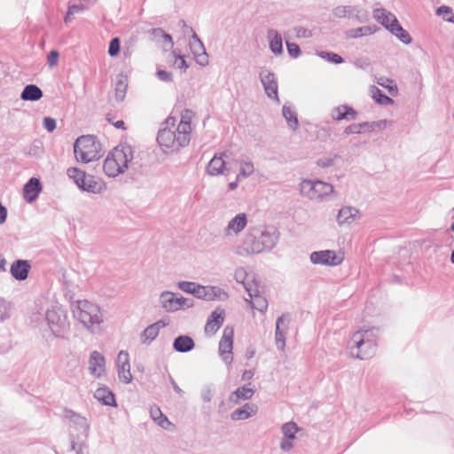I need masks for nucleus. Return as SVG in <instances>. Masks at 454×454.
<instances>
[{
  "label": "nucleus",
  "mask_w": 454,
  "mask_h": 454,
  "mask_svg": "<svg viewBox=\"0 0 454 454\" xmlns=\"http://www.w3.org/2000/svg\"><path fill=\"white\" fill-rule=\"evenodd\" d=\"M193 117L192 111L185 110L177 125L175 117L169 116L165 120L157 136V142L164 152L178 151L189 145Z\"/></svg>",
  "instance_id": "1"
},
{
  "label": "nucleus",
  "mask_w": 454,
  "mask_h": 454,
  "mask_svg": "<svg viewBox=\"0 0 454 454\" xmlns=\"http://www.w3.org/2000/svg\"><path fill=\"white\" fill-rule=\"evenodd\" d=\"M379 333V328L365 325L355 331L348 342L350 356L360 360L372 357L377 351Z\"/></svg>",
  "instance_id": "2"
},
{
  "label": "nucleus",
  "mask_w": 454,
  "mask_h": 454,
  "mask_svg": "<svg viewBox=\"0 0 454 454\" xmlns=\"http://www.w3.org/2000/svg\"><path fill=\"white\" fill-rule=\"evenodd\" d=\"M133 159L132 148L129 145H118L114 148L104 160L103 169L109 177H115L125 172Z\"/></svg>",
  "instance_id": "3"
},
{
  "label": "nucleus",
  "mask_w": 454,
  "mask_h": 454,
  "mask_svg": "<svg viewBox=\"0 0 454 454\" xmlns=\"http://www.w3.org/2000/svg\"><path fill=\"white\" fill-rule=\"evenodd\" d=\"M73 313L74 317L91 333H97L100 324L104 322L100 308L86 300L77 301Z\"/></svg>",
  "instance_id": "4"
},
{
  "label": "nucleus",
  "mask_w": 454,
  "mask_h": 454,
  "mask_svg": "<svg viewBox=\"0 0 454 454\" xmlns=\"http://www.w3.org/2000/svg\"><path fill=\"white\" fill-rule=\"evenodd\" d=\"M301 196L316 203L330 201L334 193V187L321 180L304 179L299 184Z\"/></svg>",
  "instance_id": "5"
},
{
  "label": "nucleus",
  "mask_w": 454,
  "mask_h": 454,
  "mask_svg": "<svg viewBox=\"0 0 454 454\" xmlns=\"http://www.w3.org/2000/svg\"><path fill=\"white\" fill-rule=\"evenodd\" d=\"M75 159L82 163L98 160L101 153V145L94 136L87 135L78 137L74 145Z\"/></svg>",
  "instance_id": "6"
},
{
  "label": "nucleus",
  "mask_w": 454,
  "mask_h": 454,
  "mask_svg": "<svg viewBox=\"0 0 454 454\" xmlns=\"http://www.w3.org/2000/svg\"><path fill=\"white\" fill-rule=\"evenodd\" d=\"M45 317L52 335L56 338H65L69 332L66 310L59 304L52 305L47 309Z\"/></svg>",
  "instance_id": "7"
},
{
  "label": "nucleus",
  "mask_w": 454,
  "mask_h": 454,
  "mask_svg": "<svg viewBox=\"0 0 454 454\" xmlns=\"http://www.w3.org/2000/svg\"><path fill=\"white\" fill-rule=\"evenodd\" d=\"M67 176L82 191L97 194L104 190L102 182L77 168H68Z\"/></svg>",
  "instance_id": "8"
},
{
  "label": "nucleus",
  "mask_w": 454,
  "mask_h": 454,
  "mask_svg": "<svg viewBox=\"0 0 454 454\" xmlns=\"http://www.w3.org/2000/svg\"><path fill=\"white\" fill-rule=\"evenodd\" d=\"M313 264L334 267L340 265L344 260L342 252L334 250H321L312 252L309 255Z\"/></svg>",
  "instance_id": "9"
},
{
  "label": "nucleus",
  "mask_w": 454,
  "mask_h": 454,
  "mask_svg": "<svg viewBox=\"0 0 454 454\" xmlns=\"http://www.w3.org/2000/svg\"><path fill=\"white\" fill-rule=\"evenodd\" d=\"M233 329L226 326L223 331V335L219 342L218 351L222 361L226 364H231L233 360Z\"/></svg>",
  "instance_id": "10"
},
{
  "label": "nucleus",
  "mask_w": 454,
  "mask_h": 454,
  "mask_svg": "<svg viewBox=\"0 0 454 454\" xmlns=\"http://www.w3.org/2000/svg\"><path fill=\"white\" fill-rule=\"evenodd\" d=\"M233 252L239 256L247 257L262 253V247L256 236L247 233L242 242L233 248Z\"/></svg>",
  "instance_id": "11"
},
{
  "label": "nucleus",
  "mask_w": 454,
  "mask_h": 454,
  "mask_svg": "<svg viewBox=\"0 0 454 454\" xmlns=\"http://www.w3.org/2000/svg\"><path fill=\"white\" fill-rule=\"evenodd\" d=\"M300 431V427L294 421H288L281 426L280 432L282 438L279 442V448L284 452H288L294 447L296 434Z\"/></svg>",
  "instance_id": "12"
},
{
  "label": "nucleus",
  "mask_w": 454,
  "mask_h": 454,
  "mask_svg": "<svg viewBox=\"0 0 454 454\" xmlns=\"http://www.w3.org/2000/svg\"><path fill=\"white\" fill-rule=\"evenodd\" d=\"M194 297L206 301H225L228 294L219 286L199 284Z\"/></svg>",
  "instance_id": "13"
},
{
  "label": "nucleus",
  "mask_w": 454,
  "mask_h": 454,
  "mask_svg": "<svg viewBox=\"0 0 454 454\" xmlns=\"http://www.w3.org/2000/svg\"><path fill=\"white\" fill-rule=\"evenodd\" d=\"M118 379L123 384H129L133 380L130 372L129 355L126 350H121L115 361Z\"/></svg>",
  "instance_id": "14"
},
{
  "label": "nucleus",
  "mask_w": 454,
  "mask_h": 454,
  "mask_svg": "<svg viewBox=\"0 0 454 454\" xmlns=\"http://www.w3.org/2000/svg\"><path fill=\"white\" fill-rule=\"evenodd\" d=\"M361 217V212L356 207L343 206L338 211L336 222L340 227H348L358 222Z\"/></svg>",
  "instance_id": "15"
},
{
  "label": "nucleus",
  "mask_w": 454,
  "mask_h": 454,
  "mask_svg": "<svg viewBox=\"0 0 454 454\" xmlns=\"http://www.w3.org/2000/svg\"><path fill=\"white\" fill-rule=\"evenodd\" d=\"M247 215L245 213L237 214L223 229L224 236L229 239L238 237L247 227Z\"/></svg>",
  "instance_id": "16"
},
{
  "label": "nucleus",
  "mask_w": 454,
  "mask_h": 454,
  "mask_svg": "<svg viewBox=\"0 0 454 454\" xmlns=\"http://www.w3.org/2000/svg\"><path fill=\"white\" fill-rule=\"evenodd\" d=\"M88 370L96 379H101L106 375V358L100 352L94 350L90 353Z\"/></svg>",
  "instance_id": "17"
},
{
  "label": "nucleus",
  "mask_w": 454,
  "mask_h": 454,
  "mask_svg": "<svg viewBox=\"0 0 454 454\" xmlns=\"http://www.w3.org/2000/svg\"><path fill=\"white\" fill-rule=\"evenodd\" d=\"M260 79L266 95L277 103H279L278 82L275 74L269 70H262L260 73Z\"/></svg>",
  "instance_id": "18"
},
{
  "label": "nucleus",
  "mask_w": 454,
  "mask_h": 454,
  "mask_svg": "<svg viewBox=\"0 0 454 454\" xmlns=\"http://www.w3.org/2000/svg\"><path fill=\"white\" fill-rule=\"evenodd\" d=\"M262 247V252L264 250H271L277 245L279 234L273 227L264 228L261 234L257 237Z\"/></svg>",
  "instance_id": "19"
},
{
  "label": "nucleus",
  "mask_w": 454,
  "mask_h": 454,
  "mask_svg": "<svg viewBox=\"0 0 454 454\" xmlns=\"http://www.w3.org/2000/svg\"><path fill=\"white\" fill-rule=\"evenodd\" d=\"M224 309L217 308L208 317L204 331L207 335H214L222 326L224 321Z\"/></svg>",
  "instance_id": "20"
},
{
  "label": "nucleus",
  "mask_w": 454,
  "mask_h": 454,
  "mask_svg": "<svg viewBox=\"0 0 454 454\" xmlns=\"http://www.w3.org/2000/svg\"><path fill=\"white\" fill-rule=\"evenodd\" d=\"M150 38L154 43H158L163 51H169L173 48L172 36L163 31L161 28H152L149 30Z\"/></svg>",
  "instance_id": "21"
},
{
  "label": "nucleus",
  "mask_w": 454,
  "mask_h": 454,
  "mask_svg": "<svg viewBox=\"0 0 454 454\" xmlns=\"http://www.w3.org/2000/svg\"><path fill=\"white\" fill-rule=\"evenodd\" d=\"M330 116L335 121H353L356 119L357 112L348 105H340L331 109Z\"/></svg>",
  "instance_id": "22"
},
{
  "label": "nucleus",
  "mask_w": 454,
  "mask_h": 454,
  "mask_svg": "<svg viewBox=\"0 0 454 454\" xmlns=\"http://www.w3.org/2000/svg\"><path fill=\"white\" fill-rule=\"evenodd\" d=\"M226 156V153H223L220 155H215L211 160L208 162L207 166V173L209 176H215L219 175H223L225 172L229 170L227 167V162L223 160V157Z\"/></svg>",
  "instance_id": "23"
},
{
  "label": "nucleus",
  "mask_w": 454,
  "mask_h": 454,
  "mask_svg": "<svg viewBox=\"0 0 454 454\" xmlns=\"http://www.w3.org/2000/svg\"><path fill=\"white\" fill-rule=\"evenodd\" d=\"M372 16L388 31L399 22L395 14L384 8L375 9Z\"/></svg>",
  "instance_id": "24"
},
{
  "label": "nucleus",
  "mask_w": 454,
  "mask_h": 454,
  "mask_svg": "<svg viewBox=\"0 0 454 454\" xmlns=\"http://www.w3.org/2000/svg\"><path fill=\"white\" fill-rule=\"evenodd\" d=\"M42 191V184L38 178L32 177L23 187V196L27 203L35 200Z\"/></svg>",
  "instance_id": "25"
},
{
  "label": "nucleus",
  "mask_w": 454,
  "mask_h": 454,
  "mask_svg": "<svg viewBox=\"0 0 454 454\" xmlns=\"http://www.w3.org/2000/svg\"><path fill=\"white\" fill-rule=\"evenodd\" d=\"M30 268L31 264L28 261L16 260L11 265L10 272L15 279L23 281L27 278Z\"/></svg>",
  "instance_id": "26"
},
{
  "label": "nucleus",
  "mask_w": 454,
  "mask_h": 454,
  "mask_svg": "<svg viewBox=\"0 0 454 454\" xmlns=\"http://www.w3.org/2000/svg\"><path fill=\"white\" fill-rule=\"evenodd\" d=\"M171 51L167 57V63L169 67L181 70L183 73L186 72L189 67L188 63L184 59V55L181 54L179 49L170 50Z\"/></svg>",
  "instance_id": "27"
},
{
  "label": "nucleus",
  "mask_w": 454,
  "mask_h": 454,
  "mask_svg": "<svg viewBox=\"0 0 454 454\" xmlns=\"http://www.w3.org/2000/svg\"><path fill=\"white\" fill-rule=\"evenodd\" d=\"M258 411L257 405L250 403H245L242 407L236 409L231 413V419L234 421L245 420L254 417Z\"/></svg>",
  "instance_id": "28"
},
{
  "label": "nucleus",
  "mask_w": 454,
  "mask_h": 454,
  "mask_svg": "<svg viewBox=\"0 0 454 454\" xmlns=\"http://www.w3.org/2000/svg\"><path fill=\"white\" fill-rule=\"evenodd\" d=\"M270 50L276 56L283 53V40L281 35L275 29H270L267 33Z\"/></svg>",
  "instance_id": "29"
},
{
  "label": "nucleus",
  "mask_w": 454,
  "mask_h": 454,
  "mask_svg": "<svg viewBox=\"0 0 454 454\" xmlns=\"http://www.w3.org/2000/svg\"><path fill=\"white\" fill-rule=\"evenodd\" d=\"M94 397L102 404L116 407L114 395L107 387H99L94 393Z\"/></svg>",
  "instance_id": "30"
},
{
  "label": "nucleus",
  "mask_w": 454,
  "mask_h": 454,
  "mask_svg": "<svg viewBox=\"0 0 454 454\" xmlns=\"http://www.w3.org/2000/svg\"><path fill=\"white\" fill-rule=\"evenodd\" d=\"M177 293L164 291L160 294L159 302L167 312H176Z\"/></svg>",
  "instance_id": "31"
},
{
  "label": "nucleus",
  "mask_w": 454,
  "mask_h": 454,
  "mask_svg": "<svg viewBox=\"0 0 454 454\" xmlns=\"http://www.w3.org/2000/svg\"><path fill=\"white\" fill-rule=\"evenodd\" d=\"M162 325L161 322L159 321L147 326L140 335V342L145 345L150 344L159 335Z\"/></svg>",
  "instance_id": "32"
},
{
  "label": "nucleus",
  "mask_w": 454,
  "mask_h": 454,
  "mask_svg": "<svg viewBox=\"0 0 454 454\" xmlns=\"http://www.w3.org/2000/svg\"><path fill=\"white\" fill-rule=\"evenodd\" d=\"M254 393V391L252 387L248 386H243L233 391L230 395L229 400L234 404H238L241 400H249L253 396Z\"/></svg>",
  "instance_id": "33"
},
{
  "label": "nucleus",
  "mask_w": 454,
  "mask_h": 454,
  "mask_svg": "<svg viewBox=\"0 0 454 454\" xmlns=\"http://www.w3.org/2000/svg\"><path fill=\"white\" fill-rule=\"evenodd\" d=\"M195 344L193 340L187 335H180L174 340L173 348L176 351L185 353L193 349Z\"/></svg>",
  "instance_id": "34"
},
{
  "label": "nucleus",
  "mask_w": 454,
  "mask_h": 454,
  "mask_svg": "<svg viewBox=\"0 0 454 454\" xmlns=\"http://www.w3.org/2000/svg\"><path fill=\"white\" fill-rule=\"evenodd\" d=\"M43 98L42 90L35 84H28L24 87L20 98L24 101H37Z\"/></svg>",
  "instance_id": "35"
},
{
  "label": "nucleus",
  "mask_w": 454,
  "mask_h": 454,
  "mask_svg": "<svg viewBox=\"0 0 454 454\" xmlns=\"http://www.w3.org/2000/svg\"><path fill=\"white\" fill-rule=\"evenodd\" d=\"M380 28L376 25H369L364 26L357 28H352L346 32V36L348 38H358L362 36H367L373 35L376 33Z\"/></svg>",
  "instance_id": "36"
},
{
  "label": "nucleus",
  "mask_w": 454,
  "mask_h": 454,
  "mask_svg": "<svg viewBox=\"0 0 454 454\" xmlns=\"http://www.w3.org/2000/svg\"><path fill=\"white\" fill-rule=\"evenodd\" d=\"M150 417L159 427H162L163 429H168L171 426V422L168 420L167 416H165L160 409L156 405L151 406Z\"/></svg>",
  "instance_id": "37"
},
{
  "label": "nucleus",
  "mask_w": 454,
  "mask_h": 454,
  "mask_svg": "<svg viewBox=\"0 0 454 454\" xmlns=\"http://www.w3.org/2000/svg\"><path fill=\"white\" fill-rule=\"evenodd\" d=\"M128 88V78L123 74H118L116 77L114 96L117 101H123Z\"/></svg>",
  "instance_id": "38"
},
{
  "label": "nucleus",
  "mask_w": 454,
  "mask_h": 454,
  "mask_svg": "<svg viewBox=\"0 0 454 454\" xmlns=\"http://www.w3.org/2000/svg\"><path fill=\"white\" fill-rule=\"evenodd\" d=\"M282 114L286 119L287 125L293 130H296L299 126V121L296 113L292 109L291 106L285 104L282 108Z\"/></svg>",
  "instance_id": "39"
},
{
  "label": "nucleus",
  "mask_w": 454,
  "mask_h": 454,
  "mask_svg": "<svg viewBox=\"0 0 454 454\" xmlns=\"http://www.w3.org/2000/svg\"><path fill=\"white\" fill-rule=\"evenodd\" d=\"M369 92L373 100H375L380 105L387 106L394 103V100L391 98L385 95L379 88L374 85H372L369 88Z\"/></svg>",
  "instance_id": "40"
},
{
  "label": "nucleus",
  "mask_w": 454,
  "mask_h": 454,
  "mask_svg": "<svg viewBox=\"0 0 454 454\" xmlns=\"http://www.w3.org/2000/svg\"><path fill=\"white\" fill-rule=\"evenodd\" d=\"M355 5H337L332 10V15L334 19L352 18Z\"/></svg>",
  "instance_id": "41"
},
{
  "label": "nucleus",
  "mask_w": 454,
  "mask_h": 454,
  "mask_svg": "<svg viewBox=\"0 0 454 454\" xmlns=\"http://www.w3.org/2000/svg\"><path fill=\"white\" fill-rule=\"evenodd\" d=\"M389 32L395 35L397 39H399L404 44H411L412 42L411 36L408 33L407 30H405L400 23H396L390 30Z\"/></svg>",
  "instance_id": "42"
},
{
  "label": "nucleus",
  "mask_w": 454,
  "mask_h": 454,
  "mask_svg": "<svg viewBox=\"0 0 454 454\" xmlns=\"http://www.w3.org/2000/svg\"><path fill=\"white\" fill-rule=\"evenodd\" d=\"M254 171V163L248 159H243L239 161V172L237 179H244L249 177Z\"/></svg>",
  "instance_id": "43"
},
{
  "label": "nucleus",
  "mask_w": 454,
  "mask_h": 454,
  "mask_svg": "<svg viewBox=\"0 0 454 454\" xmlns=\"http://www.w3.org/2000/svg\"><path fill=\"white\" fill-rule=\"evenodd\" d=\"M247 277V272L245 270V268L239 267L235 270V272H234L235 280L238 283H240L244 286V288L248 293L249 297L252 298L253 297V288H252V285L246 282Z\"/></svg>",
  "instance_id": "44"
},
{
  "label": "nucleus",
  "mask_w": 454,
  "mask_h": 454,
  "mask_svg": "<svg viewBox=\"0 0 454 454\" xmlns=\"http://www.w3.org/2000/svg\"><path fill=\"white\" fill-rule=\"evenodd\" d=\"M284 322V317H279L276 323L275 339L276 345L279 350H284L286 347V337L284 332L280 329L281 325Z\"/></svg>",
  "instance_id": "45"
},
{
  "label": "nucleus",
  "mask_w": 454,
  "mask_h": 454,
  "mask_svg": "<svg viewBox=\"0 0 454 454\" xmlns=\"http://www.w3.org/2000/svg\"><path fill=\"white\" fill-rule=\"evenodd\" d=\"M376 82L387 90L388 93L393 96V97H395L397 96L398 94V89H397V86L396 84L395 83V82L386 76H380L378 78H376Z\"/></svg>",
  "instance_id": "46"
},
{
  "label": "nucleus",
  "mask_w": 454,
  "mask_h": 454,
  "mask_svg": "<svg viewBox=\"0 0 454 454\" xmlns=\"http://www.w3.org/2000/svg\"><path fill=\"white\" fill-rule=\"evenodd\" d=\"M389 121L387 120H380L376 121L363 122L364 131L372 132L374 130H383L387 128Z\"/></svg>",
  "instance_id": "47"
},
{
  "label": "nucleus",
  "mask_w": 454,
  "mask_h": 454,
  "mask_svg": "<svg viewBox=\"0 0 454 454\" xmlns=\"http://www.w3.org/2000/svg\"><path fill=\"white\" fill-rule=\"evenodd\" d=\"M189 46L193 55L206 52L202 42L200 40V38L195 33L192 34V37L189 40Z\"/></svg>",
  "instance_id": "48"
},
{
  "label": "nucleus",
  "mask_w": 454,
  "mask_h": 454,
  "mask_svg": "<svg viewBox=\"0 0 454 454\" xmlns=\"http://www.w3.org/2000/svg\"><path fill=\"white\" fill-rule=\"evenodd\" d=\"M256 290L253 289V301L250 302L253 309H255L261 312H264L267 309V301L264 298L255 294Z\"/></svg>",
  "instance_id": "49"
},
{
  "label": "nucleus",
  "mask_w": 454,
  "mask_h": 454,
  "mask_svg": "<svg viewBox=\"0 0 454 454\" xmlns=\"http://www.w3.org/2000/svg\"><path fill=\"white\" fill-rule=\"evenodd\" d=\"M194 306V301L177 294L176 311L185 310Z\"/></svg>",
  "instance_id": "50"
},
{
  "label": "nucleus",
  "mask_w": 454,
  "mask_h": 454,
  "mask_svg": "<svg viewBox=\"0 0 454 454\" xmlns=\"http://www.w3.org/2000/svg\"><path fill=\"white\" fill-rule=\"evenodd\" d=\"M317 56H319L321 59L328 61V62H332V63H334V64H341L344 62V59L342 57H340V55H338L337 53H334V52H330V51H317Z\"/></svg>",
  "instance_id": "51"
},
{
  "label": "nucleus",
  "mask_w": 454,
  "mask_h": 454,
  "mask_svg": "<svg viewBox=\"0 0 454 454\" xmlns=\"http://www.w3.org/2000/svg\"><path fill=\"white\" fill-rule=\"evenodd\" d=\"M199 283L192 281H178L176 286L179 290L185 294H189L194 296Z\"/></svg>",
  "instance_id": "52"
},
{
  "label": "nucleus",
  "mask_w": 454,
  "mask_h": 454,
  "mask_svg": "<svg viewBox=\"0 0 454 454\" xmlns=\"http://www.w3.org/2000/svg\"><path fill=\"white\" fill-rule=\"evenodd\" d=\"M339 160L338 155H327L324 156L317 160V164L320 168H330L335 165L336 161Z\"/></svg>",
  "instance_id": "53"
},
{
  "label": "nucleus",
  "mask_w": 454,
  "mask_h": 454,
  "mask_svg": "<svg viewBox=\"0 0 454 454\" xmlns=\"http://www.w3.org/2000/svg\"><path fill=\"white\" fill-rule=\"evenodd\" d=\"M214 387L210 385L205 386L200 390V397L203 402L209 403L211 402L214 396Z\"/></svg>",
  "instance_id": "54"
},
{
  "label": "nucleus",
  "mask_w": 454,
  "mask_h": 454,
  "mask_svg": "<svg viewBox=\"0 0 454 454\" xmlns=\"http://www.w3.org/2000/svg\"><path fill=\"white\" fill-rule=\"evenodd\" d=\"M120 39L118 37H114L110 41L108 54L111 57H115L120 52Z\"/></svg>",
  "instance_id": "55"
},
{
  "label": "nucleus",
  "mask_w": 454,
  "mask_h": 454,
  "mask_svg": "<svg viewBox=\"0 0 454 454\" xmlns=\"http://www.w3.org/2000/svg\"><path fill=\"white\" fill-rule=\"evenodd\" d=\"M359 22H365L368 20V12L366 10L355 6L353 17Z\"/></svg>",
  "instance_id": "56"
},
{
  "label": "nucleus",
  "mask_w": 454,
  "mask_h": 454,
  "mask_svg": "<svg viewBox=\"0 0 454 454\" xmlns=\"http://www.w3.org/2000/svg\"><path fill=\"white\" fill-rule=\"evenodd\" d=\"M364 132L363 128V122L362 123H355L348 125L345 128L344 133L346 135H351V134H361Z\"/></svg>",
  "instance_id": "57"
},
{
  "label": "nucleus",
  "mask_w": 454,
  "mask_h": 454,
  "mask_svg": "<svg viewBox=\"0 0 454 454\" xmlns=\"http://www.w3.org/2000/svg\"><path fill=\"white\" fill-rule=\"evenodd\" d=\"M286 48L288 54L293 58H298L301 54V49L298 44L286 41Z\"/></svg>",
  "instance_id": "58"
},
{
  "label": "nucleus",
  "mask_w": 454,
  "mask_h": 454,
  "mask_svg": "<svg viewBox=\"0 0 454 454\" xmlns=\"http://www.w3.org/2000/svg\"><path fill=\"white\" fill-rule=\"evenodd\" d=\"M294 32L297 38H310L312 36V32L302 27H294Z\"/></svg>",
  "instance_id": "59"
},
{
  "label": "nucleus",
  "mask_w": 454,
  "mask_h": 454,
  "mask_svg": "<svg viewBox=\"0 0 454 454\" xmlns=\"http://www.w3.org/2000/svg\"><path fill=\"white\" fill-rule=\"evenodd\" d=\"M454 12L452 9L445 5H442L436 10V14L441 16L445 21H447V18H450V16Z\"/></svg>",
  "instance_id": "60"
},
{
  "label": "nucleus",
  "mask_w": 454,
  "mask_h": 454,
  "mask_svg": "<svg viewBox=\"0 0 454 454\" xmlns=\"http://www.w3.org/2000/svg\"><path fill=\"white\" fill-rule=\"evenodd\" d=\"M43 125L48 132H52L57 127L55 119L51 117H44L43 120Z\"/></svg>",
  "instance_id": "61"
},
{
  "label": "nucleus",
  "mask_w": 454,
  "mask_h": 454,
  "mask_svg": "<svg viewBox=\"0 0 454 454\" xmlns=\"http://www.w3.org/2000/svg\"><path fill=\"white\" fill-rule=\"evenodd\" d=\"M156 76L161 82H171L173 81V74H172V73L165 71V70H158L156 72Z\"/></svg>",
  "instance_id": "62"
},
{
  "label": "nucleus",
  "mask_w": 454,
  "mask_h": 454,
  "mask_svg": "<svg viewBox=\"0 0 454 454\" xmlns=\"http://www.w3.org/2000/svg\"><path fill=\"white\" fill-rule=\"evenodd\" d=\"M73 424L76 426L79 430H81L82 434H83L84 435L88 434L90 424L86 418H84V423H82V421L80 422V420L78 419H74Z\"/></svg>",
  "instance_id": "63"
},
{
  "label": "nucleus",
  "mask_w": 454,
  "mask_h": 454,
  "mask_svg": "<svg viewBox=\"0 0 454 454\" xmlns=\"http://www.w3.org/2000/svg\"><path fill=\"white\" fill-rule=\"evenodd\" d=\"M59 54L57 51H51L48 55L47 63L49 67L52 68L58 65Z\"/></svg>",
  "instance_id": "64"
}]
</instances>
